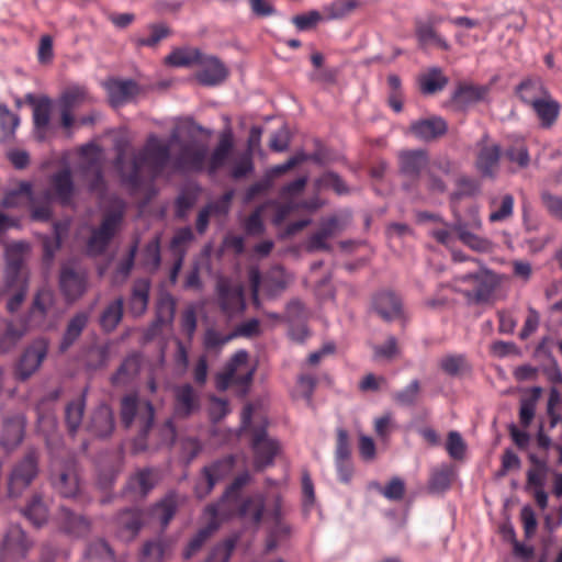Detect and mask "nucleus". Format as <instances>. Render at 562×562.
Listing matches in <instances>:
<instances>
[{"label":"nucleus","mask_w":562,"mask_h":562,"mask_svg":"<svg viewBox=\"0 0 562 562\" xmlns=\"http://www.w3.org/2000/svg\"><path fill=\"white\" fill-rule=\"evenodd\" d=\"M251 449L254 467L257 471H261L273 463L279 451V443L268 436L266 428L262 426L251 429Z\"/></svg>","instance_id":"12"},{"label":"nucleus","mask_w":562,"mask_h":562,"mask_svg":"<svg viewBox=\"0 0 562 562\" xmlns=\"http://www.w3.org/2000/svg\"><path fill=\"white\" fill-rule=\"evenodd\" d=\"M59 286L67 301H75L86 292L87 276L70 266H64L60 270Z\"/></svg>","instance_id":"20"},{"label":"nucleus","mask_w":562,"mask_h":562,"mask_svg":"<svg viewBox=\"0 0 562 562\" xmlns=\"http://www.w3.org/2000/svg\"><path fill=\"white\" fill-rule=\"evenodd\" d=\"M504 156L520 169L527 168L530 164L528 146L526 140L520 137L510 140V144L505 148Z\"/></svg>","instance_id":"38"},{"label":"nucleus","mask_w":562,"mask_h":562,"mask_svg":"<svg viewBox=\"0 0 562 562\" xmlns=\"http://www.w3.org/2000/svg\"><path fill=\"white\" fill-rule=\"evenodd\" d=\"M75 183L69 168H63L49 178V189L45 192L47 201L55 200L63 206H69L75 198Z\"/></svg>","instance_id":"14"},{"label":"nucleus","mask_w":562,"mask_h":562,"mask_svg":"<svg viewBox=\"0 0 562 562\" xmlns=\"http://www.w3.org/2000/svg\"><path fill=\"white\" fill-rule=\"evenodd\" d=\"M234 148V139L231 132L223 133L220 136L218 143L211 153L210 157H206L205 169L209 175H215L222 169L228 158L232 155Z\"/></svg>","instance_id":"26"},{"label":"nucleus","mask_w":562,"mask_h":562,"mask_svg":"<svg viewBox=\"0 0 562 562\" xmlns=\"http://www.w3.org/2000/svg\"><path fill=\"white\" fill-rule=\"evenodd\" d=\"M217 302L228 317L241 314L246 308L244 286L228 278H220L216 283Z\"/></svg>","instance_id":"9"},{"label":"nucleus","mask_w":562,"mask_h":562,"mask_svg":"<svg viewBox=\"0 0 562 562\" xmlns=\"http://www.w3.org/2000/svg\"><path fill=\"white\" fill-rule=\"evenodd\" d=\"M144 265L151 270H157L161 262L160 237L156 236L148 241L143 251Z\"/></svg>","instance_id":"55"},{"label":"nucleus","mask_w":562,"mask_h":562,"mask_svg":"<svg viewBox=\"0 0 562 562\" xmlns=\"http://www.w3.org/2000/svg\"><path fill=\"white\" fill-rule=\"evenodd\" d=\"M446 450L454 460H462L465 456L467 445L458 431H450L447 436Z\"/></svg>","instance_id":"57"},{"label":"nucleus","mask_w":562,"mask_h":562,"mask_svg":"<svg viewBox=\"0 0 562 562\" xmlns=\"http://www.w3.org/2000/svg\"><path fill=\"white\" fill-rule=\"evenodd\" d=\"M40 453L35 448H29L24 456L14 464L9 476V495L19 496L38 474Z\"/></svg>","instance_id":"5"},{"label":"nucleus","mask_w":562,"mask_h":562,"mask_svg":"<svg viewBox=\"0 0 562 562\" xmlns=\"http://www.w3.org/2000/svg\"><path fill=\"white\" fill-rule=\"evenodd\" d=\"M24 516L35 526L40 527L48 518V509L41 495H34L23 509Z\"/></svg>","instance_id":"47"},{"label":"nucleus","mask_w":562,"mask_h":562,"mask_svg":"<svg viewBox=\"0 0 562 562\" xmlns=\"http://www.w3.org/2000/svg\"><path fill=\"white\" fill-rule=\"evenodd\" d=\"M429 156L425 149H407L398 154V170L402 176L407 178L403 183V189L411 194L417 192L420 173L428 168Z\"/></svg>","instance_id":"8"},{"label":"nucleus","mask_w":562,"mask_h":562,"mask_svg":"<svg viewBox=\"0 0 562 562\" xmlns=\"http://www.w3.org/2000/svg\"><path fill=\"white\" fill-rule=\"evenodd\" d=\"M175 414L186 418L200 407V397L193 386L189 383L177 385L173 389Z\"/></svg>","instance_id":"24"},{"label":"nucleus","mask_w":562,"mask_h":562,"mask_svg":"<svg viewBox=\"0 0 562 562\" xmlns=\"http://www.w3.org/2000/svg\"><path fill=\"white\" fill-rule=\"evenodd\" d=\"M541 203L550 216L562 221V195L543 191L540 195Z\"/></svg>","instance_id":"63"},{"label":"nucleus","mask_w":562,"mask_h":562,"mask_svg":"<svg viewBox=\"0 0 562 562\" xmlns=\"http://www.w3.org/2000/svg\"><path fill=\"white\" fill-rule=\"evenodd\" d=\"M547 411L550 417V428L562 423V396L555 389L550 392Z\"/></svg>","instance_id":"62"},{"label":"nucleus","mask_w":562,"mask_h":562,"mask_svg":"<svg viewBox=\"0 0 562 562\" xmlns=\"http://www.w3.org/2000/svg\"><path fill=\"white\" fill-rule=\"evenodd\" d=\"M248 353L245 350L237 351L225 367L224 371L216 376V387L220 391L227 390L231 385L240 387L245 394L252 381L254 370H241L247 364Z\"/></svg>","instance_id":"6"},{"label":"nucleus","mask_w":562,"mask_h":562,"mask_svg":"<svg viewBox=\"0 0 562 562\" xmlns=\"http://www.w3.org/2000/svg\"><path fill=\"white\" fill-rule=\"evenodd\" d=\"M420 90L425 94L437 93L447 86L448 78L442 74L440 68H431L419 79Z\"/></svg>","instance_id":"46"},{"label":"nucleus","mask_w":562,"mask_h":562,"mask_svg":"<svg viewBox=\"0 0 562 562\" xmlns=\"http://www.w3.org/2000/svg\"><path fill=\"white\" fill-rule=\"evenodd\" d=\"M116 532L124 541H131L144 525V513L138 508L122 510L116 517Z\"/></svg>","instance_id":"22"},{"label":"nucleus","mask_w":562,"mask_h":562,"mask_svg":"<svg viewBox=\"0 0 562 562\" xmlns=\"http://www.w3.org/2000/svg\"><path fill=\"white\" fill-rule=\"evenodd\" d=\"M372 307L381 318L389 322L403 314L402 300L392 291L378 292L372 299Z\"/></svg>","instance_id":"23"},{"label":"nucleus","mask_w":562,"mask_h":562,"mask_svg":"<svg viewBox=\"0 0 562 562\" xmlns=\"http://www.w3.org/2000/svg\"><path fill=\"white\" fill-rule=\"evenodd\" d=\"M58 520L61 529L74 537H83L90 530V521L88 519L64 507L60 509Z\"/></svg>","instance_id":"33"},{"label":"nucleus","mask_w":562,"mask_h":562,"mask_svg":"<svg viewBox=\"0 0 562 562\" xmlns=\"http://www.w3.org/2000/svg\"><path fill=\"white\" fill-rule=\"evenodd\" d=\"M547 411L550 417V428L562 423V396L555 389L550 392Z\"/></svg>","instance_id":"61"},{"label":"nucleus","mask_w":562,"mask_h":562,"mask_svg":"<svg viewBox=\"0 0 562 562\" xmlns=\"http://www.w3.org/2000/svg\"><path fill=\"white\" fill-rule=\"evenodd\" d=\"M150 282L147 279H137L132 286L128 300V310L133 316H142L148 306Z\"/></svg>","instance_id":"31"},{"label":"nucleus","mask_w":562,"mask_h":562,"mask_svg":"<svg viewBox=\"0 0 562 562\" xmlns=\"http://www.w3.org/2000/svg\"><path fill=\"white\" fill-rule=\"evenodd\" d=\"M137 248H138L137 243L132 245L130 247V250L126 254V256L119 262L116 270L114 272V276H113L114 283H122L130 276V273L134 267Z\"/></svg>","instance_id":"53"},{"label":"nucleus","mask_w":562,"mask_h":562,"mask_svg":"<svg viewBox=\"0 0 562 562\" xmlns=\"http://www.w3.org/2000/svg\"><path fill=\"white\" fill-rule=\"evenodd\" d=\"M90 100L89 93L85 87L72 86L67 88L59 98V108L74 111Z\"/></svg>","instance_id":"43"},{"label":"nucleus","mask_w":562,"mask_h":562,"mask_svg":"<svg viewBox=\"0 0 562 562\" xmlns=\"http://www.w3.org/2000/svg\"><path fill=\"white\" fill-rule=\"evenodd\" d=\"M202 54L198 48H177L166 57V63L175 67H189L198 65Z\"/></svg>","instance_id":"44"},{"label":"nucleus","mask_w":562,"mask_h":562,"mask_svg":"<svg viewBox=\"0 0 562 562\" xmlns=\"http://www.w3.org/2000/svg\"><path fill=\"white\" fill-rule=\"evenodd\" d=\"M541 393L542 389L540 386H533L528 391V395L520 398L519 422L522 427H528L533 420Z\"/></svg>","instance_id":"39"},{"label":"nucleus","mask_w":562,"mask_h":562,"mask_svg":"<svg viewBox=\"0 0 562 562\" xmlns=\"http://www.w3.org/2000/svg\"><path fill=\"white\" fill-rule=\"evenodd\" d=\"M48 346L44 339L33 341L22 353L16 366L15 376L20 381L31 378L47 356Z\"/></svg>","instance_id":"13"},{"label":"nucleus","mask_w":562,"mask_h":562,"mask_svg":"<svg viewBox=\"0 0 562 562\" xmlns=\"http://www.w3.org/2000/svg\"><path fill=\"white\" fill-rule=\"evenodd\" d=\"M531 109L537 115L540 126L543 128L553 126L561 112L560 103L552 98L551 93L544 97L542 101L536 103Z\"/></svg>","instance_id":"32"},{"label":"nucleus","mask_w":562,"mask_h":562,"mask_svg":"<svg viewBox=\"0 0 562 562\" xmlns=\"http://www.w3.org/2000/svg\"><path fill=\"white\" fill-rule=\"evenodd\" d=\"M81 154L87 156L81 169L85 178L88 180L89 190L95 193H103L105 191V181L98 147L92 144L86 145L81 148Z\"/></svg>","instance_id":"15"},{"label":"nucleus","mask_w":562,"mask_h":562,"mask_svg":"<svg viewBox=\"0 0 562 562\" xmlns=\"http://www.w3.org/2000/svg\"><path fill=\"white\" fill-rule=\"evenodd\" d=\"M137 360L135 358H126L112 375L114 385L125 384L133 375L137 373Z\"/></svg>","instance_id":"58"},{"label":"nucleus","mask_w":562,"mask_h":562,"mask_svg":"<svg viewBox=\"0 0 562 562\" xmlns=\"http://www.w3.org/2000/svg\"><path fill=\"white\" fill-rule=\"evenodd\" d=\"M180 499L175 492L168 493L153 509V515L157 518L162 528H166L176 515Z\"/></svg>","instance_id":"37"},{"label":"nucleus","mask_w":562,"mask_h":562,"mask_svg":"<svg viewBox=\"0 0 562 562\" xmlns=\"http://www.w3.org/2000/svg\"><path fill=\"white\" fill-rule=\"evenodd\" d=\"M176 313V301L170 294H164L159 297L156 306V319L147 333L149 338L162 325L172 322Z\"/></svg>","instance_id":"34"},{"label":"nucleus","mask_w":562,"mask_h":562,"mask_svg":"<svg viewBox=\"0 0 562 562\" xmlns=\"http://www.w3.org/2000/svg\"><path fill=\"white\" fill-rule=\"evenodd\" d=\"M516 93L524 104L532 108L548 97L550 91L540 78H527L516 87Z\"/></svg>","instance_id":"28"},{"label":"nucleus","mask_w":562,"mask_h":562,"mask_svg":"<svg viewBox=\"0 0 562 562\" xmlns=\"http://www.w3.org/2000/svg\"><path fill=\"white\" fill-rule=\"evenodd\" d=\"M420 393V383L418 380H413L403 390L396 391L392 394V400L402 407H411L417 403Z\"/></svg>","instance_id":"49"},{"label":"nucleus","mask_w":562,"mask_h":562,"mask_svg":"<svg viewBox=\"0 0 562 562\" xmlns=\"http://www.w3.org/2000/svg\"><path fill=\"white\" fill-rule=\"evenodd\" d=\"M125 209V203L117 200L112 209L104 213L100 226L92 229L88 239L87 251L89 255L98 256L105 251L122 225Z\"/></svg>","instance_id":"3"},{"label":"nucleus","mask_w":562,"mask_h":562,"mask_svg":"<svg viewBox=\"0 0 562 562\" xmlns=\"http://www.w3.org/2000/svg\"><path fill=\"white\" fill-rule=\"evenodd\" d=\"M156 484V476L151 469H142L137 471L128 481L127 487L132 492L146 496Z\"/></svg>","instance_id":"42"},{"label":"nucleus","mask_w":562,"mask_h":562,"mask_svg":"<svg viewBox=\"0 0 562 562\" xmlns=\"http://www.w3.org/2000/svg\"><path fill=\"white\" fill-rule=\"evenodd\" d=\"M198 66L200 70L196 72V79L204 86H216L228 76L227 68L215 56L202 54Z\"/></svg>","instance_id":"17"},{"label":"nucleus","mask_w":562,"mask_h":562,"mask_svg":"<svg viewBox=\"0 0 562 562\" xmlns=\"http://www.w3.org/2000/svg\"><path fill=\"white\" fill-rule=\"evenodd\" d=\"M485 88L474 85H460L452 95V101L459 108H465L484 98Z\"/></svg>","instance_id":"41"},{"label":"nucleus","mask_w":562,"mask_h":562,"mask_svg":"<svg viewBox=\"0 0 562 562\" xmlns=\"http://www.w3.org/2000/svg\"><path fill=\"white\" fill-rule=\"evenodd\" d=\"M170 144H164L160 139L150 135L138 151L127 153V145H116L115 168L117 169L123 183L136 191L143 183L142 169L145 165L154 177L159 176L171 162Z\"/></svg>","instance_id":"1"},{"label":"nucleus","mask_w":562,"mask_h":562,"mask_svg":"<svg viewBox=\"0 0 562 562\" xmlns=\"http://www.w3.org/2000/svg\"><path fill=\"white\" fill-rule=\"evenodd\" d=\"M266 509V497L261 493H256L243 498L238 505V516L249 520L258 526L263 517Z\"/></svg>","instance_id":"29"},{"label":"nucleus","mask_w":562,"mask_h":562,"mask_svg":"<svg viewBox=\"0 0 562 562\" xmlns=\"http://www.w3.org/2000/svg\"><path fill=\"white\" fill-rule=\"evenodd\" d=\"M317 184L319 188L331 189L337 194H346L349 192L345 181L336 172L333 171L323 173L318 178Z\"/></svg>","instance_id":"59"},{"label":"nucleus","mask_w":562,"mask_h":562,"mask_svg":"<svg viewBox=\"0 0 562 562\" xmlns=\"http://www.w3.org/2000/svg\"><path fill=\"white\" fill-rule=\"evenodd\" d=\"M49 482L54 491L65 498H75L81 492V479L78 463L70 458L60 463H54Z\"/></svg>","instance_id":"4"},{"label":"nucleus","mask_w":562,"mask_h":562,"mask_svg":"<svg viewBox=\"0 0 562 562\" xmlns=\"http://www.w3.org/2000/svg\"><path fill=\"white\" fill-rule=\"evenodd\" d=\"M22 244H14L8 249L7 278L9 283H11L20 274L23 261L19 252L22 250Z\"/></svg>","instance_id":"54"},{"label":"nucleus","mask_w":562,"mask_h":562,"mask_svg":"<svg viewBox=\"0 0 562 562\" xmlns=\"http://www.w3.org/2000/svg\"><path fill=\"white\" fill-rule=\"evenodd\" d=\"M236 458L233 454H228L222 459L214 461L212 464L206 465L202 470L203 479L205 482V488L202 491V484L196 485V493L200 497L207 495L215 484L225 477H227L234 470Z\"/></svg>","instance_id":"16"},{"label":"nucleus","mask_w":562,"mask_h":562,"mask_svg":"<svg viewBox=\"0 0 562 562\" xmlns=\"http://www.w3.org/2000/svg\"><path fill=\"white\" fill-rule=\"evenodd\" d=\"M440 369L448 375L456 376L468 368L464 355H447L439 362Z\"/></svg>","instance_id":"52"},{"label":"nucleus","mask_w":562,"mask_h":562,"mask_svg":"<svg viewBox=\"0 0 562 562\" xmlns=\"http://www.w3.org/2000/svg\"><path fill=\"white\" fill-rule=\"evenodd\" d=\"M453 479V470L449 465H441L431 471L428 488L430 492L440 493L447 491Z\"/></svg>","instance_id":"48"},{"label":"nucleus","mask_w":562,"mask_h":562,"mask_svg":"<svg viewBox=\"0 0 562 562\" xmlns=\"http://www.w3.org/2000/svg\"><path fill=\"white\" fill-rule=\"evenodd\" d=\"M475 168L483 178L494 179L499 169L502 148L490 140L487 134L476 143Z\"/></svg>","instance_id":"11"},{"label":"nucleus","mask_w":562,"mask_h":562,"mask_svg":"<svg viewBox=\"0 0 562 562\" xmlns=\"http://www.w3.org/2000/svg\"><path fill=\"white\" fill-rule=\"evenodd\" d=\"M480 183L468 176H461L457 180V190L451 194V200L457 201L463 196H472L479 193Z\"/></svg>","instance_id":"56"},{"label":"nucleus","mask_w":562,"mask_h":562,"mask_svg":"<svg viewBox=\"0 0 562 562\" xmlns=\"http://www.w3.org/2000/svg\"><path fill=\"white\" fill-rule=\"evenodd\" d=\"M88 319L89 316L86 312L77 313L70 318L59 345L60 352L67 351L75 344L87 327Z\"/></svg>","instance_id":"35"},{"label":"nucleus","mask_w":562,"mask_h":562,"mask_svg":"<svg viewBox=\"0 0 562 562\" xmlns=\"http://www.w3.org/2000/svg\"><path fill=\"white\" fill-rule=\"evenodd\" d=\"M33 547V541L19 525L8 527L1 547L0 558L2 562L19 561L26 558Z\"/></svg>","instance_id":"10"},{"label":"nucleus","mask_w":562,"mask_h":562,"mask_svg":"<svg viewBox=\"0 0 562 562\" xmlns=\"http://www.w3.org/2000/svg\"><path fill=\"white\" fill-rule=\"evenodd\" d=\"M358 0H335L323 7L324 19L341 20L350 15L358 7Z\"/></svg>","instance_id":"45"},{"label":"nucleus","mask_w":562,"mask_h":562,"mask_svg":"<svg viewBox=\"0 0 562 562\" xmlns=\"http://www.w3.org/2000/svg\"><path fill=\"white\" fill-rule=\"evenodd\" d=\"M205 513L211 516L212 520L205 527L201 528L189 541L182 554L184 560H190L193 555H195L218 528V524L216 521L218 514L217 506H206Z\"/></svg>","instance_id":"25"},{"label":"nucleus","mask_w":562,"mask_h":562,"mask_svg":"<svg viewBox=\"0 0 562 562\" xmlns=\"http://www.w3.org/2000/svg\"><path fill=\"white\" fill-rule=\"evenodd\" d=\"M120 417L123 426L130 428L135 422L139 424V432L133 440V452L139 453L147 449V436L155 419V408L150 401L139 398L136 394H127L120 403Z\"/></svg>","instance_id":"2"},{"label":"nucleus","mask_w":562,"mask_h":562,"mask_svg":"<svg viewBox=\"0 0 562 562\" xmlns=\"http://www.w3.org/2000/svg\"><path fill=\"white\" fill-rule=\"evenodd\" d=\"M87 389L65 407V424L70 436H75L82 425L86 411Z\"/></svg>","instance_id":"30"},{"label":"nucleus","mask_w":562,"mask_h":562,"mask_svg":"<svg viewBox=\"0 0 562 562\" xmlns=\"http://www.w3.org/2000/svg\"><path fill=\"white\" fill-rule=\"evenodd\" d=\"M124 300L117 297L111 302L100 315V326L106 333L116 328L123 317Z\"/></svg>","instance_id":"40"},{"label":"nucleus","mask_w":562,"mask_h":562,"mask_svg":"<svg viewBox=\"0 0 562 562\" xmlns=\"http://www.w3.org/2000/svg\"><path fill=\"white\" fill-rule=\"evenodd\" d=\"M26 420L22 415H12L3 419L0 436V446L12 451L18 448L24 439Z\"/></svg>","instance_id":"18"},{"label":"nucleus","mask_w":562,"mask_h":562,"mask_svg":"<svg viewBox=\"0 0 562 562\" xmlns=\"http://www.w3.org/2000/svg\"><path fill=\"white\" fill-rule=\"evenodd\" d=\"M207 146L196 140L180 142L171 166L178 172H201L205 169Z\"/></svg>","instance_id":"7"},{"label":"nucleus","mask_w":562,"mask_h":562,"mask_svg":"<svg viewBox=\"0 0 562 562\" xmlns=\"http://www.w3.org/2000/svg\"><path fill=\"white\" fill-rule=\"evenodd\" d=\"M52 112L50 99L44 97L40 99L33 109V122L36 130L45 132L48 127Z\"/></svg>","instance_id":"50"},{"label":"nucleus","mask_w":562,"mask_h":562,"mask_svg":"<svg viewBox=\"0 0 562 562\" xmlns=\"http://www.w3.org/2000/svg\"><path fill=\"white\" fill-rule=\"evenodd\" d=\"M104 88L113 106L123 105L139 93V86L132 79L111 78L104 82Z\"/></svg>","instance_id":"19"},{"label":"nucleus","mask_w":562,"mask_h":562,"mask_svg":"<svg viewBox=\"0 0 562 562\" xmlns=\"http://www.w3.org/2000/svg\"><path fill=\"white\" fill-rule=\"evenodd\" d=\"M193 239L194 234L190 227L179 228L170 241V249L175 255L180 256V251H186V246L189 245Z\"/></svg>","instance_id":"64"},{"label":"nucleus","mask_w":562,"mask_h":562,"mask_svg":"<svg viewBox=\"0 0 562 562\" xmlns=\"http://www.w3.org/2000/svg\"><path fill=\"white\" fill-rule=\"evenodd\" d=\"M448 131L447 122L440 116L415 121L411 124V132L425 142L435 140Z\"/></svg>","instance_id":"27"},{"label":"nucleus","mask_w":562,"mask_h":562,"mask_svg":"<svg viewBox=\"0 0 562 562\" xmlns=\"http://www.w3.org/2000/svg\"><path fill=\"white\" fill-rule=\"evenodd\" d=\"M237 538L231 537L217 543L209 553L205 562H228L236 547Z\"/></svg>","instance_id":"51"},{"label":"nucleus","mask_w":562,"mask_h":562,"mask_svg":"<svg viewBox=\"0 0 562 562\" xmlns=\"http://www.w3.org/2000/svg\"><path fill=\"white\" fill-rule=\"evenodd\" d=\"M86 430L97 438H108L114 430V415L110 406L102 404L90 415Z\"/></svg>","instance_id":"21"},{"label":"nucleus","mask_w":562,"mask_h":562,"mask_svg":"<svg viewBox=\"0 0 562 562\" xmlns=\"http://www.w3.org/2000/svg\"><path fill=\"white\" fill-rule=\"evenodd\" d=\"M27 329L29 325L23 319L9 322L3 334V341L8 346H13L27 333Z\"/></svg>","instance_id":"60"},{"label":"nucleus","mask_w":562,"mask_h":562,"mask_svg":"<svg viewBox=\"0 0 562 562\" xmlns=\"http://www.w3.org/2000/svg\"><path fill=\"white\" fill-rule=\"evenodd\" d=\"M475 279L477 281L476 285L472 291L468 293V296L473 300L475 303H485L488 302L496 289V281L493 276L479 277L473 274H465L462 277L463 281Z\"/></svg>","instance_id":"36"}]
</instances>
